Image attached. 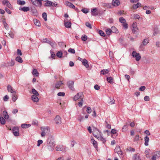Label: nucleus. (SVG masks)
<instances>
[{
	"mask_svg": "<svg viewBox=\"0 0 160 160\" xmlns=\"http://www.w3.org/2000/svg\"><path fill=\"white\" fill-rule=\"evenodd\" d=\"M0 123L2 125H4L5 123V120L4 118L2 117H0Z\"/></svg>",
	"mask_w": 160,
	"mask_h": 160,
	"instance_id": "nucleus-35",
	"label": "nucleus"
},
{
	"mask_svg": "<svg viewBox=\"0 0 160 160\" xmlns=\"http://www.w3.org/2000/svg\"><path fill=\"white\" fill-rule=\"evenodd\" d=\"M84 119V117L83 116H81V115L79 116L78 119L81 122L82 120Z\"/></svg>",
	"mask_w": 160,
	"mask_h": 160,
	"instance_id": "nucleus-58",
	"label": "nucleus"
},
{
	"mask_svg": "<svg viewBox=\"0 0 160 160\" xmlns=\"http://www.w3.org/2000/svg\"><path fill=\"white\" fill-rule=\"evenodd\" d=\"M82 65L85 66L86 68H88L89 67L88 61L86 59H84L82 60Z\"/></svg>",
	"mask_w": 160,
	"mask_h": 160,
	"instance_id": "nucleus-10",
	"label": "nucleus"
},
{
	"mask_svg": "<svg viewBox=\"0 0 160 160\" xmlns=\"http://www.w3.org/2000/svg\"><path fill=\"white\" fill-rule=\"evenodd\" d=\"M145 88H146L144 86H142L139 88V90L141 91H143L145 90Z\"/></svg>",
	"mask_w": 160,
	"mask_h": 160,
	"instance_id": "nucleus-59",
	"label": "nucleus"
},
{
	"mask_svg": "<svg viewBox=\"0 0 160 160\" xmlns=\"http://www.w3.org/2000/svg\"><path fill=\"white\" fill-rule=\"evenodd\" d=\"M8 67L9 66L12 67L15 64V62L14 61L11 60L9 62H7Z\"/></svg>",
	"mask_w": 160,
	"mask_h": 160,
	"instance_id": "nucleus-24",
	"label": "nucleus"
},
{
	"mask_svg": "<svg viewBox=\"0 0 160 160\" xmlns=\"http://www.w3.org/2000/svg\"><path fill=\"white\" fill-rule=\"evenodd\" d=\"M138 29V28H133L132 32L134 33H136Z\"/></svg>",
	"mask_w": 160,
	"mask_h": 160,
	"instance_id": "nucleus-54",
	"label": "nucleus"
},
{
	"mask_svg": "<svg viewBox=\"0 0 160 160\" xmlns=\"http://www.w3.org/2000/svg\"><path fill=\"white\" fill-rule=\"evenodd\" d=\"M38 96L33 95L32 96V99L34 102H37L38 101V98L37 97Z\"/></svg>",
	"mask_w": 160,
	"mask_h": 160,
	"instance_id": "nucleus-22",
	"label": "nucleus"
},
{
	"mask_svg": "<svg viewBox=\"0 0 160 160\" xmlns=\"http://www.w3.org/2000/svg\"><path fill=\"white\" fill-rule=\"evenodd\" d=\"M8 90L9 92H10L12 93H14L16 94V92L15 91H14L12 89V87L10 85H8Z\"/></svg>",
	"mask_w": 160,
	"mask_h": 160,
	"instance_id": "nucleus-11",
	"label": "nucleus"
},
{
	"mask_svg": "<svg viewBox=\"0 0 160 160\" xmlns=\"http://www.w3.org/2000/svg\"><path fill=\"white\" fill-rule=\"evenodd\" d=\"M120 4L118 0H113L112 2V5L114 6H118Z\"/></svg>",
	"mask_w": 160,
	"mask_h": 160,
	"instance_id": "nucleus-18",
	"label": "nucleus"
},
{
	"mask_svg": "<svg viewBox=\"0 0 160 160\" xmlns=\"http://www.w3.org/2000/svg\"><path fill=\"white\" fill-rule=\"evenodd\" d=\"M56 43L54 41H51L50 45L52 47H53L55 45H56Z\"/></svg>",
	"mask_w": 160,
	"mask_h": 160,
	"instance_id": "nucleus-61",
	"label": "nucleus"
},
{
	"mask_svg": "<svg viewBox=\"0 0 160 160\" xmlns=\"http://www.w3.org/2000/svg\"><path fill=\"white\" fill-rule=\"evenodd\" d=\"M92 15L94 16H96L98 14V10L96 8H94L91 10Z\"/></svg>",
	"mask_w": 160,
	"mask_h": 160,
	"instance_id": "nucleus-9",
	"label": "nucleus"
},
{
	"mask_svg": "<svg viewBox=\"0 0 160 160\" xmlns=\"http://www.w3.org/2000/svg\"><path fill=\"white\" fill-rule=\"evenodd\" d=\"M91 108L89 107H88L87 108V112L88 113H90L91 112Z\"/></svg>",
	"mask_w": 160,
	"mask_h": 160,
	"instance_id": "nucleus-57",
	"label": "nucleus"
},
{
	"mask_svg": "<svg viewBox=\"0 0 160 160\" xmlns=\"http://www.w3.org/2000/svg\"><path fill=\"white\" fill-rule=\"evenodd\" d=\"M113 78L111 77H109L107 78V80L108 82L111 83L112 84L113 83Z\"/></svg>",
	"mask_w": 160,
	"mask_h": 160,
	"instance_id": "nucleus-28",
	"label": "nucleus"
},
{
	"mask_svg": "<svg viewBox=\"0 0 160 160\" xmlns=\"http://www.w3.org/2000/svg\"><path fill=\"white\" fill-rule=\"evenodd\" d=\"M109 72V71L108 69H103L101 71V74L104 75L108 73Z\"/></svg>",
	"mask_w": 160,
	"mask_h": 160,
	"instance_id": "nucleus-33",
	"label": "nucleus"
},
{
	"mask_svg": "<svg viewBox=\"0 0 160 160\" xmlns=\"http://www.w3.org/2000/svg\"><path fill=\"white\" fill-rule=\"evenodd\" d=\"M74 82L72 81H69L67 82V85L69 88L72 90H74L73 87Z\"/></svg>",
	"mask_w": 160,
	"mask_h": 160,
	"instance_id": "nucleus-7",
	"label": "nucleus"
},
{
	"mask_svg": "<svg viewBox=\"0 0 160 160\" xmlns=\"http://www.w3.org/2000/svg\"><path fill=\"white\" fill-rule=\"evenodd\" d=\"M132 159L133 160H141L140 157L138 153L134 154Z\"/></svg>",
	"mask_w": 160,
	"mask_h": 160,
	"instance_id": "nucleus-16",
	"label": "nucleus"
},
{
	"mask_svg": "<svg viewBox=\"0 0 160 160\" xmlns=\"http://www.w3.org/2000/svg\"><path fill=\"white\" fill-rule=\"evenodd\" d=\"M0 67L1 68H4L5 67H8L7 62H2L0 64Z\"/></svg>",
	"mask_w": 160,
	"mask_h": 160,
	"instance_id": "nucleus-37",
	"label": "nucleus"
},
{
	"mask_svg": "<svg viewBox=\"0 0 160 160\" xmlns=\"http://www.w3.org/2000/svg\"><path fill=\"white\" fill-rule=\"evenodd\" d=\"M101 132L96 128L93 130V134L94 137L97 138Z\"/></svg>",
	"mask_w": 160,
	"mask_h": 160,
	"instance_id": "nucleus-6",
	"label": "nucleus"
},
{
	"mask_svg": "<svg viewBox=\"0 0 160 160\" xmlns=\"http://www.w3.org/2000/svg\"><path fill=\"white\" fill-rule=\"evenodd\" d=\"M68 52L74 54L75 53V51L74 49L72 48H69L68 50Z\"/></svg>",
	"mask_w": 160,
	"mask_h": 160,
	"instance_id": "nucleus-52",
	"label": "nucleus"
},
{
	"mask_svg": "<svg viewBox=\"0 0 160 160\" xmlns=\"http://www.w3.org/2000/svg\"><path fill=\"white\" fill-rule=\"evenodd\" d=\"M128 130V124L126 123V124L124 125L122 129V130L123 132H126Z\"/></svg>",
	"mask_w": 160,
	"mask_h": 160,
	"instance_id": "nucleus-25",
	"label": "nucleus"
},
{
	"mask_svg": "<svg viewBox=\"0 0 160 160\" xmlns=\"http://www.w3.org/2000/svg\"><path fill=\"white\" fill-rule=\"evenodd\" d=\"M154 155L158 159L160 158V151L155 152L154 153Z\"/></svg>",
	"mask_w": 160,
	"mask_h": 160,
	"instance_id": "nucleus-30",
	"label": "nucleus"
},
{
	"mask_svg": "<svg viewBox=\"0 0 160 160\" xmlns=\"http://www.w3.org/2000/svg\"><path fill=\"white\" fill-rule=\"evenodd\" d=\"M81 39L82 41H85L87 39V37L86 35H84L82 36Z\"/></svg>",
	"mask_w": 160,
	"mask_h": 160,
	"instance_id": "nucleus-53",
	"label": "nucleus"
},
{
	"mask_svg": "<svg viewBox=\"0 0 160 160\" xmlns=\"http://www.w3.org/2000/svg\"><path fill=\"white\" fill-rule=\"evenodd\" d=\"M97 138L98 140L102 141L103 143H104L106 141L105 139L101 135V133L99 135V136Z\"/></svg>",
	"mask_w": 160,
	"mask_h": 160,
	"instance_id": "nucleus-19",
	"label": "nucleus"
},
{
	"mask_svg": "<svg viewBox=\"0 0 160 160\" xmlns=\"http://www.w3.org/2000/svg\"><path fill=\"white\" fill-rule=\"evenodd\" d=\"M111 30L112 32H114L115 33H117L118 32V31L116 28L114 27H112L111 28Z\"/></svg>",
	"mask_w": 160,
	"mask_h": 160,
	"instance_id": "nucleus-32",
	"label": "nucleus"
},
{
	"mask_svg": "<svg viewBox=\"0 0 160 160\" xmlns=\"http://www.w3.org/2000/svg\"><path fill=\"white\" fill-rule=\"evenodd\" d=\"M65 4L68 7L72 8H75V6L73 5L72 3H71L68 2L66 1L65 2Z\"/></svg>",
	"mask_w": 160,
	"mask_h": 160,
	"instance_id": "nucleus-13",
	"label": "nucleus"
},
{
	"mask_svg": "<svg viewBox=\"0 0 160 160\" xmlns=\"http://www.w3.org/2000/svg\"><path fill=\"white\" fill-rule=\"evenodd\" d=\"M62 53L61 52L58 51L57 53V56L58 57L61 58L62 57Z\"/></svg>",
	"mask_w": 160,
	"mask_h": 160,
	"instance_id": "nucleus-47",
	"label": "nucleus"
},
{
	"mask_svg": "<svg viewBox=\"0 0 160 160\" xmlns=\"http://www.w3.org/2000/svg\"><path fill=\"white\" fill-rule=\"evenodd\" d=\"M32 92L33 95L36 96H38L39 93L38 92L34 89L32 88Z\"/></svg>",
	"mask_w": 160,
	"mask_h": 160,
	"instance_id": "nucleus-39",
	"label": "nucleus"
},
{
	"mask_svg": "<svg viewBox=\"0 0 160 160\" xmlns=\"http://www.w3.org/2000/svg\"><path fill=\"white\" fill-rule=\"evenodd\" d=\"M107 102L109 104H112L114 103L115 100L113 98H111L109 97L107 99Z\"/></svg>",
	"mask_w": 160,
	"mask_h": 160,
	"instance_id": "nucleus-12",
	"label": "nucleus"
},
{
	"mask_svg": "<svg viewBox=\"0 0 160 160\" xmlns=\"http://www.w3.org/2000/svg\"><path fill=\"white\" fill-rule=\"evenodd\" d=\"M17 3L19 5H24L26 3V2L24 1H21L19 0H18L17 1Z\"/></svg>",
	"mask_w": 160,
	"mask_h": 160,
	"instance_id": "nucleus-36",
	"label": "nucleus"
},
{
	"mask_svg": "<svg viewBox=\"0 0 160 160\" xmlns=\"http://www.w3.org/2000/svg\"><path fill=\"white\" fill-rule=\"evenodd\" d=\"M106 33L108 35H110L112 32L111 29H108L106 30Z\"/></svg>",
	"mask_w": 160,
	"mask_h": 160,
	"instance_id": "nucleus-43",
	"label": "nucleus"
},
{
	"mask_svg": "<svg viewBox=\"0 0 160 160\" xmlns=\"http://www.w3.org/2000/svg\"><path fill=\"white\" fill-rule=\"evenodd\" d=\"M63 146L62 145H58L56 147V149L57 151H63Z\"/></svg>",
	"mask_w": 160,
	"mask_h": 160,
	"instance_id": "nucleus-20",
	"label": "nucleus"
},
{
	"mask_svg": "<svg viewBox=\"0 0 160 160\" xmlns=\"http://www.w3.org/2000/svg\"><path fill=\"white\" fill-rule=\"evenodd\" d=\"M120 150H121L119 146L116 147L114 149L115 152L117 153L119 152Z\"/></svg>",
	"mask_w": 160,
	"mask_h": 160,
	"instance_id": "nucleus-42",
	"label": "nucleus"
},
{
	"mask_svg": "<svg viewBox=\"0 0 160 160\" xmlns=\"http://www.w3.org/2000/svg\"><path fill=\"white\" fill-rule=\"evenodd\" d=\"M19 10L23 11L24 12H26L29 11L30 9L28 7H24L23 8H20Z\"/></svg>",
	"mask_w": 160,
	"mask_h": 160,
	"instance_id": "nucleus-23",
	"label": "nucleus"
},
{
	"mask_svg": "<svg viewBox=\"0 0 160 160\" xmlns=\"http://www.w3.org/2000/svg\"><path fill=\"white\" fill-rule=\"evenodd\" d=\"M55 123L59 125L61 124L62 122L61 119L60 117L58 116L57 115L54 119Z\"/></svg>",
	"mask_w": 160,
	"mask_h": 160,
	"instance_id": "nucleus-8",
	"label": "nucleus"
},
{
	"mask_svg": "<svg viewBox=\"0 0 160 160\" xmlns=\"http://www.w3.org/2000/svg\"><path fill=\"white\" fill-rule=\"evenodd\" d=\"M41 130L43 132H45V133H48V132L49 131V129L48 127H46L45 128H41Z\"/></svg>",
	"mask_w": 160,
	"mask_h": 160,
	"instance_id": "nucleus-34",
	"label": "nucleus"
},
{
	"mask_svg": "<svg viewBox=\"0 0 160 160\" xmlns=\"http://www.w3.org/2000/svg\"><path fill=\"white\" fill-rule=\"evenodd\" d=\"M54 140L52 137H50L48 139L47 142V147L48 149L50 151H52L54 147L55 146Z\"/></svg>",
	"mask_w": 160,
	"mask_h": 160,
	"instance_id": "nucleus-1",
	"label": "nucleus"
},
{
	"mask_svg": "<svg viewBox=\"0 0 160 160\" xmlns=\"http://www.w3.org/2000/svg\"><path fill=\"white\" fill-rule=\"evenodd\" d=\"M2 114L4 118L5 119H8L9 118V116L8 114V112L6 111H4L3 112Z\"/></svg>",
	"mask_w": 160,
	"mask_h": 160,
	"instance_id": "nucleus-17",
	"label": "nucleus"
},
{
	"mask_svg": "<svg viewBox=\"0 0 160 160\" xmlns=\"http://www.w3.org/2000/svg\"><path fill=\"white\" fill-rule=\"evenodd\" d=\"M33 22L34 24L38 26V27H39L41 25V24L39 22L37 19H34L33 20Z\"/></svg>",
	"mask_w": 160,
	"mask_h": 160,
	"instance_id": "nucleus-27",
	"label": "nucleus"
},
{
	"mask_svg": "<svg viewBox=\"0 0 160 160\" xmlns=\"http://www.w3.org/2000/svg\"><path fill=\"white\" fill-rule=\"evenodd\" d=\"M65 95V93L63 92H59L58 93V96H64Z\"/></svg>",
	"mask_w": 160,
	"mask_h": 160,
	"instance_id": "nucleus-56",
	"label": "nucleus"
},
{
	"mask_svg": "<svg viewBox=\"0 0 160 160\" xmlns=\"http://www.w3.org/2000/svg\"><path fill=\"white\" fill-rule=\"evenodd\" d=\"M63 82L62 81H59L56 84L55 87L56 88L59 89L61 85L63 84Z\"/></svg>",
	"mask_w": 160,
	"mask_h": 160,
	"instance_id": "nucleus-21",
	"label": "nucleus"
},
{
	"mask_svg": "<svg viewBox=\"0 0 160 160\" xmlns=\"http://www.w3.org/2000/svg\"><path fill=\"white\" fill-rule=\"evenodd\" d=\"M148 42V40L147 39H145L142 42L143 45L144 46L146 45Z\"/></svg>",
	"mask_w": 160,
	"mask_h": 160,
	"instance_id": "nucleus-50",
	"label": "nucleus"
},
{
	"mask_svg": "<svg viewBox=\"0 0 160 160\" xmlns=\"http://www.w3.org/2000/svg\"><path fill=\"white\" fill-rule=\"evenodd\" d=\"M64 25L67 28H70L71 27V23L70 22H66L64 21Z\"/></svg>",
	"mask_w": 160,
	"mask_h": 160,
	"instance_id": "nucleus-14",
	"label": "nucleus"
},
{
	"mask_svg": "<svg viewBox=\"0 0 160 160\" xmlns=\"http://www.w3.org/2000/svg\"><path fill=\"white\" fill-rule=\"evenodd\" d=\"M82 96V92H80L77 93L73 98V100L74 101H76L79 98H83Z\"/></svg>",
	"mask_w": 160,
	"mask_h": 160,
	"instance_id": "nucleus-4",
	"label": "nucleus"
},
{
	"mask_svg": "<svg viewBox=\"0 0 160 160\" xmlns=\"http://www.w3.org/2000/svg\"><path fill=\"white\" fill-rule=\"evenodd\" d=\"M91 142L96 149H97L98 148V144L97 141H95L94 139L92 138L91 139Z\"/></svg>",
	"mask_w": 160,
	"mask_h": 160,
	"instance_id": "nucleus-15",
	"label": "nucleus"
},
{
	"mask_svg": "<svg viewBox=\"0 0 160 160\" xmlns=\"http://www.w3.org/2000/svg\"><path fill=\"white\" fill-rule=\"evenodd\" d=\"M16 60L20 63H22L23 62L22 58L20 56L17 57L16 58Z\"/></svg>",
	"mask_w": 160,
	"mask_h": 160,
	"instance_id": "nucleus-38",
	"label": "nucleus"
},
{
	"mask_svg": "<svg viewBox=\"0 0 160 160\" xmlns=\"http://www.w3.org/2000/svg\"><path fill=\"white\" fill-rule=\"evenodd\" d=\"M12 132L14 135L15 136H18L19 135V128L18 127H14L12 129Z\"/></svg>",
	"mask_w": 160,
	"mask_h": 160,
	"instance_id": "nucleus-5",
	"label": "nucleus"
},
{
	"mask_svg": "<svg viewBox=\"0 0 160 160\" xmlns=\"http://www.w3.org/2000/svg\"><path fill=\"white\" fill-rule=\"evenodd\" d=\"M32 74L36 77H37L38 76L39 73H38L37 69H34L32 72Z\"/></svg>",
	"mask_w": 160,
	"mask_h": 160,
	"instance_id": "nucleus-29",
	"label": "nucleus"
},
{
	"mask_svg": "<svg viewBox=\"0 0 160 160\" xmlns=\"http://www.w3.org/2000/svg\"><path fill=\"white\" fill-rule=\"evenodd\" d=\"M83 101V98H81L80 101L78 103V105L79 106V107H81L82 106Z\"/></svg>",
	"mask_w": 160,
	"mask_h": 160,
	"instance_id": "nucleus-49",
	"label": "nucleus"
},
{
	"mask_svg": "<svg viewBox=\"0 0 160 160\" xmlns=\"http://www.w3.org/2000/svg\"><path fill=\"white\" fill-rule=\"evenodd\" d=\"M6 6L8 7V8H9L10 9H12V7L10 3L9 2L6 5Z\"/></svg>",
	"mask_w": 160,
	"mask_h": 160,
	"instance_id": "nucleus-62",
	"label": "nucleus"
},
{
	"mask_svg": "<svg viewBox=\"0 0 160 160\" xmlns=\"http://www.w3.org/2000/svg\"><path fill=\"white\" fill-rule=\"evenodd\" d=\"M119 21L122 23H124L126 22L125 19L123 17H120L119 19Z\"/></svg>",
	"mask_w": 160,
	"mask_h": 160,
	"instance_id": "nucleus-45",
	"label": "nucleus"
},
{
	"mask_svg": "<svg viewBox=\"0 0 160 160\" xmlns=\"http://www.w3.org/2000/svg\"><path fill=\"white\" fill-rule=\"evenodd\" d=\"M132 27L133 28H138L137 23L136 22H134L133 23Z\"/></svg>",
	"mask_w": 160,
	"mask_h": 160,
	"instance_id": "nucleus-64",
	"label": "nucleus"
},
{
	"mask_svg": "<svg viewBox=\"0 0 160 160\" xmlns=\"http://www.w3.org/2000/svg\"><path fill=\"white\" fill-rule=\"evenodd\" d=\"M18 98L17 96L16 95V94H15L14 93L12 94V100L14 102H15L17 100Z\"/></svg>",
	"mask_w": 160,
	"mask_h": 160,
	"instance_id": "nucleus-41",
	"label": "nucleus"
},
{
	"mask_svg": "<svg viewBox=\"0 0 160 160\" xmlns=\"http://www.w3.org/2000/svg\"><path fill=\"white\" fill-rule=\"evenodd\" d=\"M42 0H31V1L33 5L37 7L40 5V7H41L42 5Z\"/></svg>",
	"mask_w": 160,
	"mask_h": 160,
	"instance_id": "nucleus-2",
	"label": "nucleus"
},
{
	"mask_svg": "<svg viewBox=\"0 0 160 160\" xmlns=\"http://www.w3.org/2000/svg\"><path fill=\"white\" fill-rule=\"evenodd\" d=\"M132 56L135 58L136 60L139 61L141 58L140 55L139 53H137L135 51H133L132 53Z\"/></svg>",
	"mask_w": 160,
	"mask_h": 160,
	"instance_id": "nucleus-3",
	"label": "nucleus"
},
{
	"mask_svg": "<svg viewBox=\"0 0 160 160\" xmlns=\"http://www.w3.org/2000/svg\"><path fill=\"white\" fill-rule=\"evenodd\" d=\"M85 25L87 27L90 29H91L92 28L91 24L88 22H86L85 23Z\"/></svg>",
	"mask_w": 160,
	"mask_h": 160,
	"instance_id": "nucleus-51",
	"label": "nucleus"
},
{
	"mask_svg": "<svg viewBox=\"0 0 160 160\" xmlns=\"http://www.w3.org/2000/svg\"><path fill=\"white\" fill-rule=\"evenodd\" d=\"M98 32L101 36L105 37L106 36L105 34L102 30H99V31Z\"/></svg>",
	"mask_w": 160,
	"mask_h": 160,
	"instance_id": "nucleus-46",
	"label": "nucleus"
},
{
	"mask_svg": "<svg viewBox=\"0 0 160 160\" xmlns=\"http://www.w3.org/2000/svg\"><path fill=\"white\" fill-rule=\"evenodd\" d=\"M42 17L45 21L47 20V14L46 12H43L42 14Z\"/></svg>",
	"mask_w": 160,
	"mask_h": 160,
	"instance_id": "nucleus-44",
	"label": "nucleus"
},
{
	"mask_svg": "<svg viewBox=\"0 0 160 160\" xmlns=\"http://www.w3.org/2000/svg\"><path fill=\"white\" fill-rule=\"evenodd\" d=\"M144 140L145 141L144 144L146 146H148V142L149 140V138L148 136H146L144 138Z\"/></svg>",
	"mask_w": 160,
	"mask_h": 160,
	"instance_id": "nucleus-31",
	"label": "nucleus"
},
{
	"mask_svg": "<svg viewBox=\"0 0 160 160\" xmlns=\"http://www.w3.org/2000/svg\"><path fill=\"white\" fill-rule=\"evenodd\" d=\"M45 1L46 2V1ZM52 2L51 1H47L45 3V6L46 7H51L52 6Z\"/></svg>",
	"mask_w": 160,
	"mask_h": 160,
	"instance_id": "nucleus-26",
	"label": "nucleus"
},
{
	"mask_svg": "<svg viewBox=\"0 0 160 160\" xmlns=\"http://www.w3.org/2000/svg\"><path fill=\"white\" fill-rule=\"evenodd\" d=\"M81 11L85 13H87L89 12L88 9L87 8H84L82 9L81 10Z\"/></svg>",
	"mask_w": 160,
	"mask_h": 160,
	"instance_id": "nucleus-48",
	"label": "nucleus"
},
{
	"mask_svg": "<svg viewBox=\"0 0 160 160\" xmlns=\"http://www.w3.org/2000/svg\"><path fill=\"white\" fill-rule=\"evenodd\" d=\"M30 126V124H22L21 125V127L22 128H27L28 127H29Z\"/></svg>",
	"mask_w": 160,
	"mask_h": 160,
	"instance_id": "nucleus-40",
	"label": "nucleus"
},
{
	"mask_svg": "<svg viewBox=\"0 0 160 160\" xmlns=\"http://www.w3.org/2000/svg\"><path fill=\"white\" fill-rule=\"evenodd\" d=\"M149 97L147 96H145L144 98V100L145 101H149Z\"/></svg>",
	"mask_w": 160,
	"mask_h": 160,
	"instance_id": "nucleus-63",
	"label": "nucleus"
},
{
	"mask_svg": "<svg viewBox=\"0 0 160 160\" xmlns=\"http://www.w3.org/2000/svg\"><path fill=\"white\" fill-rule=\"evenodd\" d=\"M42 142H43V141L42 140H38V141L37 146H39L42 143Z\"/></svg>",
	"mask_w": 160,
	"mask_h": 160,
	"instance_id": "nucleus-60",
	"label": "nucleus"
},
{
	"mask_svg": "<svg viewBox=\"0 0 160 160\" xmlns=\"http://www.w3.org/2000/svg\"><path fill=\"white\" fill-rule=\"evenodd\" d=\"M3 23L4 26L6 29L8 28V26L7 23L5 21H3Z\"/></svg>",
	"mask_w": 160,
	"mask_h": 160,
	"instance_id": "nucleus-55",
	"label": "nucleus"
}]
</instances>
